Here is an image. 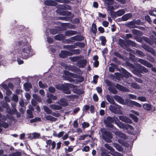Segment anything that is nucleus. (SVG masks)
Wrapping results in <instances>:
<instances>
[{"mask_svg": "<svg viewBox=\"0 0 156 156\" xmlns=\"http://www.w3.org/2000/svg\"><path fill=\"white\" fill-rule=\"evenodd\" d=\"M118 44L122 48H123L128 51H130L131 49L128 47L131 46L132 47H136V44L134 41L130 40L125 41L122 39L119 38L118 40Z\"/></svg>", "mask_w": 156, "mask_h": 156, "instance_id": "1", "label": "nucleus"}, {"mask_svg": "<svg viewBox=\"0 0 156 156\" xmlns=\"http://www.w3.org/2000/svg\"><path fill=\"white\" fill-rule=\"evenodd\" d=\"M100 130L102 134V137L105 142L108 143L112 142L113 136L112 133L104 128H101Z\"/></svg>", "mask_w": 156, "mask_h": 156, "instance_id": "2", "label": "nucleus"}, {"mask_svg": "<svg viewBox=\"0 0 156 156\" xmlns=\"http://www.w3.org/2000/svg\"><path fill=\"white\" fill-rule=\"evenodd\" d=\"M21 49L19 53L20 55V56L23 59L28 58L30 56V52L32 50L31 46L28 45L25 47H23Z\"/></svg>", "mask_w": 156, "mask_h": 156, "instance_id": "3", "label": "nucleus"}, {"mask_svg": "<svg viewBox=\"0 0 156 156\" xmlns=\"http://www.w3.org/2000/svg\"><path fill=\"white\" fill-rule=\"evenodd\" d=\"M133 73L135 74L138 76L140 73H147L148 71L147 69L140 64L135 66L133 70Z\"/></svg>", "mask_w": 156, "mask_h": 156, "instance_id": "4", "label": "nucleus"}, {"mask_svg": "<svg viewBox=\"0 0 156 156\" xmlns=\"http://www.w3.org/2000/svg\"><path fill=\"white\" fill-rule=\"evenodd\" d=\"M117 117L114 116L112 117L108 116L104 121L105 124L108 127L110 128H113L114 127V125L112 124L116 121Z\"/></svg>", "mask_w": 156, "mask_h": 156, "instance_id": "5", "label": "nucleus"}, {"mask_svg": "<svg viewBox=\"0 0 156 156\" xmlns=\"http://www.w3.org/2000/svg\"><path fill=\"white\" fill-rule=\"evenodd\" d=\"M55 87L58 90H62L65 94H69L71 93V91L69 90V88L66 85L59 84H56Z\"/></svg>", "mask_w": 156, "mask_h": 156, "instance_id": "6", "label": "nucleus"}, {"mask_svg": "<svg viewBox=\"0 0 156 156\" xmlns=\"http://www.w3.org/2000/svg\"><path fill=\"white\" fill-rule=\"evenodd\" d=\"M142 47L148 52L151 53L154 56H156V53L152 48L150 47L148 45L145 44H143Z\"/></svg>", "mask_w": 156, "mask_h": 156, "instance_id": "7", "label": "nucleus"}, {"mask_svg": "<svg viewBox=\"0 0 156 156\" xmlns=\"http://www.w3.org/2000/svg\"><path fill=\"white\" fill-rule=\"evenodd\" d=\"M126 103L127 105L130 107H133L134 106L139 108H141L142 107L141 104L134 101L127 100L126 101Z\"/></svg>", "mask_w": 156, "mask_h": 156, "instance_id": "8", "label": "nucleus"}, {"mask_svg": "<svg viewBox=\"0 0 156 156\" xmlns=\"http://www.w3.org/2000/svg\"><path fill=\"white\" fill-rule=\"evenodd\" d=\"M137 61L147 67L151 68L153 65L147 61L141 58H138Z\"/></svg>", "mask_w": 156, "mask_h": 156, "instance_id": "9", "label": "nucleus"}, {"mask_svg": "<svg viewBox=\"0 0 156 156\" xmlns=\"http://www.w3.org/2000/svg\"><path fill=\"white\" fill-rule=\"evenodd\" d=\"M114 99L117 102L123 105H126L125 102L122 97L118 95H115L113 96Z\"/></svg>", "mask_w": 156, "mask_h": 156, "instance_id": "10", "label": "nucleus"}, {"mask_svg": "<svg viewBox=\"0 0 156 156\" xmlns=\"http://www.w3.org/2000/svg\"><path fill=\"white\" fill-rule=\"evenodd\" d=\"M131 13H128L124 15L121 18L118 19L119 21H126L132 17Z\"/></svg>", "mask_w": 156, "mask_h": 156, "instance_id": "11", "label": "nucleus"}, {"mask_svg": "<svg viewBox=\"0 0 156 156\" xmlns=\"http://www.w3.org/2000/svg\"><path fill=\"white\" fill-rule=\"evenodd\" d=\"M72 86L71 88L73 89V91L74 93L79 95L82 94L84 93V92L81 90V89L76 88L77 87V86L72 85Z\"/></svg>", "mask_w": 156, "mask_h": 156, "instance_id": "12", "label": "nucleus"}, {"mask_svg": "<svg viewBox=\"0 0 156 156\" xmlns=\"http://www.w3.org/2000/svg\"><path fill=\"white\" fill-rule=\"evenodd\" d=\"M87 63L85 59L79 60L76 63L77 65L80 68H83L85 67Z\"/></svg>", "mask_w": 156, "mask_h": 156, "instance_id": "13", "label": "nucleus"}, {"mask_svg": "<svg viewBox=\"0 0 156 156\" xmlns=\"http://www.w3.org/2000/svg\"><path fill=\"white\" fill-rule=\"evenodd\" d=\"M70 52L68 51L62 50L61 52L59 54V56L62 58H65L68 56H70Z\"/></svg>", "mask_w": 156, "mask_h": 156, "instance_id": "14", "label": "nucleus"}, {"mask_svg": "<svg viewBox=\"0 0 156 156\" xmlns=\"http://www.w3.org/2000/svg\"><path fill=\"white\" fill-rule=\"evenodd\" d=\"M115 87L121 91L129 92V90L128 88L118 83L116 84Z\"/></svg>", "mask_w": 156, "mask_h": 156, "instance_id": "15", "label": "nucleus"}, {"mask_svg": "<svg viewBox=\"0 0 156 156\" xmlns=\"http://www.w3.org/2000/svg\"><path fill=\"white\" fill-rule=\"evenodd\" d=\"M119 117V119L122 122L129 123H132V120L128 117L123 115H120Z\"/></svg>", "mask_w": 156, "mask_h": 156, "instance_id": "16", "label": "nucleus"}, {"mask_svg": "<svg viewBox=\"0 0 156 156\" xmlns=\"http://www.w3.org/2000/svg\"><path fill=\"white\" fill-rule=\"evenodd\" d=\"M106 97L107 100L109 103L112 105H115L117 106H119L118 105L116 104L112 97L108 94H107L106 96Z\"/></svg>", "mask_w": 156, "mask_h": 156, "instance_id": "17", "label": "nucleus"}, {"mask_svg": "<svg viewBox=\"0 0 156 156\" xmlns=\"http://www.w3.org/2000/svg\"><path fill=\"white\" fill-rule=\"evenodd\" d=\"M66 37L63 34H58L54 36V38L55 40L57 41H62Z\"/></svg>", "mask_w": 156, "mask_h": 156, "instance_id": "18", "label": "nucleus"}, {"mask_svg": "<svg viewBox=\"0 0 156 156\" xmlns=\"http://www.w3.org/2000/svg\"><path fill=\"white\" fill-rule=\"evenodd\" d=\"M2 87L6 90V94L8 96H10L12 93V92L10 90L7 85L5 84L2 85Z\"/></svg>", "mask_w": 156, "mask_h": 156, "instance_id": "19", "label": "nucleus"}, {"mask_svg": "<svg viewBox=\"0 0 156 156\" xmlns=\"http://www.w3.org/2000/svg\"><path fill=\"white\" fill-rule=\"evenodd\" d=\"M17 45L18 46H22L24 47L27 46L28 44V41L26 39L25 40V41H21L17 42L16 43Z\"/></svg>", "mask_w": 156, "mask_h": 156, "instance_id": "20", "label": "nucleus"}, {"mask_svg": "<svg viewBox=\"0 0 156 156\" xmlns=\"http://www.w3.org/2000/svg\"><path fill=\"white\" fill-rule=\"evenodd\" d=\"M121 70L123 75L125 77L128 78L132 76V75L124 69L122 68Z\"/></svg>", "mask_w": 156, "mask_h": 156, "instance_id": "21", "label": "nucleus"}, {"mask_svg": "<svg viewBox=\"0 0 156 156\" xmlns=\"http://www.w3.org/2000/svg\"><path fill=\"white\" fill-rule=\"evenodd\" d=\"M71 71L75 73H76L78 74H79L82 75L83 73V72L80 69L77 68L76 66H73L72 69H71Z\"/></svg>", "mask_w": 156, "mask_h": 156, "instance_id": "22", "label": "nucleus"}, {"mask_svg": "<svg viewBox=\"0 0 156 156\" xmlns=\"http://www.w3.org/2000/svg\"><path fill=\"white\" fill-rule=\"evenodd\" d=\"M125 13V10L123 9H120L118 10L116 12H114V15H113L114 16H121L122 15H123Z\"/></svg>", "mask_w": 156, "mask_h": 156, "instance_id": "23", "label": "nucleus"}, {"mask_svg": "<svg viewBox=\"0 0 156 156\" xmlns=\"http://www.w3.org/2000/svg\"><path fill=\"white\" fill-rule=\"evenodd\" d=\"M115 106H113L111 105L109 107V109L112 112L114 113H117L118 112V108L117 107V106L115 105Z\"/></svg>", "mask_w": 156, "mask_h": 156, "instance_id": "24", "label": "nucleus"}, {"mask_svg": "<svg viewBox=\"0 0 156 156\" xmlns=\"http://www.w3.org/2000/svg\"><path fill=\"white\" fill-rule=\"evenodd\" d=\"M82 58V55H80L78 56L70 57L69 58L73 62H77L80 58Z\"/></svg>", "mask_w": 156, "mask_h": 156, "instance_id": "25", "label": "nucleus"}, {"mask_svg": "<svg viewBox=\"0 0 156 156\" xmlns=\"http://www.w3.org/2000/svg\"><path fill=\"white\" fill-rule=\"evenodd\" d=\"M45 4L48 6H55L56 5L55 2L53 0H47L44 2Z\"/></svg>", "mask_w": 156, "mask_h": 156, "instance_id": "26", "label": "nucleus"}, {"mask_svg": "<svg viewBox=\"0 0 156 156\" xmlns=\"http://www.w3.org/2000/svg\"><path fill=\"white\" fill-rule=\"evenodd\" d=\"M24 87L26 91H29L32 88V85L30 83H25L24 84Z\"/></svg>", "mask_w": 156, "mask_h": 156, "instance_id": "27", "label": "nucleus"}, {"mask_svg": "<svg viewBox=\"0 0 156 156\" xmlns=\"http://www.w3.org/2000/svg\"><path fill=\"white\" fill-rule=\"evenodd\" d=\"M81 51L79 49H73L71 50V51L70 52L71 55L70 56H72L73 55H79Z\"/></svg>", "mask_w": 156, "mask_h": 156, "instance_id": "28", "label": "nucleus"}, {"mask_svg": "<svg viewBox=\"0 0 156 156\" xmlns=\"http://www.w3.org/2000/svg\"><path fill=\"white\" fill-rule=\"evenodd\" d=\"M50 107L54 110H59L62 109V107L61 106L55 105V104L51 105Z\"/></svg>", "mask_w": 156, "mask_h": 156, "instance_id": "29", "label": "nucleus"}, {"mask_svg": "<svg viewBox=\"0 0 156 156\" xmlns=\"http://www.w3.org/2000/svg\"><path fill=\"white\" fill-rule=\"evenodd\" d=\"M90 30L92 31L93 34H96L97 31V26L95 23H93L92 25V27L90 29Z\"/></svg>", "mask_w": 156, "mask_h": 156, "instance_id": "30", "label": "nucleus"}, {"mask_svg": "<svg viewBox=\"0 0 156 156\" xmlns=\"http://www.w3.org/2000/svg\"><path fill=\"white\" fill-rule=\"evenodd\" d=\"M60 7L61 9L63 10H71V7L68 5H61Z\"/></svg>", "mask_w": 156, "mask_h": 156, "instance_id": "31", "label": "nucleus"}, {"mask_svg": "<svg viewBox=\"0 0 156 156\" xmlns=\"http://www.w3.org/2000/svg\"><path fill=\"white\" fill-rule=\"evenodd\" d=\"M143 108L145 110L150 111L152 110L151 105L147 103L144 104L143 105Z\"/></svg>", "mask_w": 156, "mask_h": 156, "instance_id": "32", "label": "nucleus"}, {"mask_svg": "<svg viewBox=\"0 0 156 156\" xmlns=\"http://www.w3.org/2000/svg\"><path fill=\"white\" fill-rule=\"evenodd\" d=\"M113 145L114 147H115L118 151H121L123 149L122 147L118 144L114 143H113Z\"/></svg>", "mask_w": 156, "mask_h": 156, "instance_id": "33", "label": "nucleus"}, {"mask_svg": "<svg viewBox=\"0 0 156 156\" xmlns=\"http://www.w3.org/2000/svg\"><path fill=\"white\" fill-rule=\"evenodd\" d=\"M58 19L69 21L71 20V18L69 16H59L58 17Z\"/></svg>", "mask_w": 156, "mask_h": 156, "instance_id": "34", "label": "nucleus"}, {"mask_svg": "<svg viewBox=\"0 0 156 156\" xmlns=\"http://www.w3.org/2000/svg\"><path fill=\"white\" fill-rule=\"evenodd\" d=\"M126 65L127 67L129 68L132 71L135 66L129 62H126Z\"/></svg>", "mask_w": 156, "mask_h": 156, "instance_id": "35", "label": "nucleus"}, {"mask_svg": "<svg viewBox=\"0 0 156 156\" xmlns=\"http://www.w3.org/2000/svg\"><path fill=\"white\" fill-rule=\"evenodd\" d=\"M129 116L134 122H138L139 119L136 116L132 114H130L129 115Z\"/></svg>", "mask_w": 156, "mask_h": 156, "instance_id": "36", "label": "nucleus"}, {"mask_svg": "<svg viewBox=\"0 0 156 156\" xmlns=\"http://www.w3.org/2000/svg\"><path fill=\"white\" fill-rule=\"evenodd\" d=\"M46 119L47 120L51 121H55L57 119V118L54 117L50 115H47L46 117Z\"/></svg>", "mask_w": 156, "mask_h": 156, "instance_id": "37", "label": "nucleus"}, {"mask_svg": "<svg viewBox=\"0 0 156 156\" xmlns=\"http://www.w3.org/2000/svg\"><path fill=\"white\" fill-rule=\"evenodd\" d=\"M64 48L68 49L71 52V50H73L74 49V46L73 45H64Z\"/></svg>", "mask_w": 156, "mask_h": 156, "instance_id": "38", "label": "nucleus"}, {"mask_svg": "<svg viewBox=\"0 0 156 156\" xmlns=\"http://www.w3.org/2000/svg\"><path fill=\"white\" fill-rule=\"evenodd\" d=\"M27 118L28 119H31L34 117L33 112L31 111L27 110Z\"/></svg>", "mask_w": 156, "mask_h": 156, "instance_id": "39", "label": "nucleus"}, {"mask_svg": "<svg viewBox=\"0 0 156 156\" xmlns=\"http://www.w3.org/2000/svg\"><path fill=\"white\" fill-rule=\"evenodd\" d=\"M136 54L138 55V56L141 57H144L145 56V54L142 51L139 50H136Z\"/></svg>", "mask_w": 156, "mask_h": 156, "instance_id": "40", "label": "nucleus"}, {"mask_svg": "<svg viewBox=\"0 0 156 156\" xmlns=\"http://www.w3.org/2000/svg\"><path fill=\"white\" fill-rule=\"evenodd\" d=\"M71 12H69V11H63L62 10L60 15L63 16H69L71 15Z\"/></svg>", "mask_w": 156, "mask_h": 156, "instance_id": "41", "label": "nucleus"}, {"mask_svg": "<svg viewBox=\"0 0 156 156\" xmlns=\"http://www.w3.org/2000/svg\"><path fill=\"white\" fill-rule=\"evenodd\" d=\"M76 41H81L84 39V37L81 35H76Z\"/></svg>", "mask_w": 156, "mask_h": 156, "instance_id": "42", "label": "nucleus"}, {"mask_svg": "<svg viewBox=\"0 0 156 156\" xmlns=\"http://www.w3.org/2000/svg\"><path fill=\"white\" fill-rule=\"evenodd\" d=\"M100 39L101 41V44L105 45L106 41L105 37L104 36H101L100 37Z\"/></svg>", "mask_w": 156, "mask_h": 156, "instance_id": "43", "label": "nucleus"}, {"mask_svg": "<svg viewBox=\"0 0 156 156\" xmlns=\"http://www.w3.org/2000/svg\"><path fill=\"white\" fill-rule=\"evenodd\" d=\"M115 123L120 128H122L123 127V124L119 121L118 118L116 120V121L115 122Z\"/></svg>", "mask_w": 156, "mask_h": 156, "instance_id": "44", "label": "nucleus"}, {"mask_svg": "<svg viewBox=\"0 0 156 156\" xmlns=\"http://www.w3.org/2000/svg\"><path fill=\"white\" fill-rule=\"evenodd\" d=\"M108 90L113 94H116L117 93V90L114 87H110L108 88Z\"/></svg>", "mask_w": 156, "mask_h": 156, "instance_id": "45", "label": "nucleus"}, {"mask_svg": "<svg viewBox=\"0 0 156 156\" xmlns=\"http://www.w3.org/2000/svg\"><path fill=\"white\" fill-rule=\"evenodd\" d=\"M41 121V118L40 117H37L34 119H32L30 120L31 123H33L37 122H40Z\"/></svg>", "mask_w": 156, "mask_h": 156, "instance_id": "46", "label": "nucleus"}, {"mask_svg": "<svg viewBox=\"0 0 156 156\" xmlns=\"http://www.w3.org/2000/svg\"><path fill=\"white\" fill-rule=\"evenodd\" d=\"M43 108L44 111L47 113V114H51V111L47 106L45 105L44 106H43Z\"/></svg>", "mask_w": 156, "mask_h": 156, "instance_id": "47", "label": "nucleus"}, {"mask_svg": "<svg viewBox=\"0 0 156 156\" xmlns=\"http://www.w3.org/2000/svg\"><path fill=\"white\" fill-rule=\"evenodd\" d=\"M90 108V106L88 105H86L83 106L82 110L83 112L87 113L89 110Z\"/></svg>", "mask_w": 156, "mask_h": 156, "instance_id": "48", "label": "nucleus"}, {"mask_svg": "<svg viewBox=\"0 0 156 156\" xmlns=\"http://www.w3.org/2000/svg\"><path fill=\"white\" fill-rule=\"evenodd\" d=\"M21 155V152L19 151H16L9 154V156H20Z\"/></svg>", "mask_w": 156, "mask_h": 156, "instance_id": "49", "label": "nucleus"}, {"mask_svg": "<svg viewBox=\"0 0 156 156\" xmlns=\"http://www.w3.org/2000/svg\"><path fill=\"white\" fill-rule=\"evenodd\" d=\"M147 59L151 62H155V59L153 57L150 55H148L147 56Z\"/></svg>", "mask_w": 156, "mask_h": 156, "instance_id": "50", "label": "nucleus"}, {"mask_svg": "<svg viewBox=\"0 0 156 156\" xmlns=\"http://www.w3.org/2000/svg\"><path fill=\"white\" fill-rule=\"evenodd\" d=\"M105 147L108 150H110L111 151H113L114 149L108 144H105L104 145Z\"/></svg>", "mask_w": 156, "mask_h": 156, "instance_id": "51", "label": "nucleus"}, {"mask_svg": "<svg viewBox=\"0 0 156 156\" xmlns=\"http://www.w3.org/2000/svg\"><path fill=\"white\" fill-rule=\"evenodd\" d=\"M40 136V134H39L35 133L32 134V137L31 138V139H33L39 138Z\"/></svg>", "mask_w": 156, "mask_h": 156, "instance_id": "52", "label": "nucleus"}, {"mask_svg": "<svg viewBox=\"0 0 156 156\" xmlns=\"http://www.w3.org/2000/svg\"><path fill=\"white\" fill-rule=\"evenodd\" d=\"M137 99L142 102L146 101V98L144 96H140L137 97Z\"/></svg>", "mask_w": 156, "mask_h": 156, "instance_id": "53", "label": "nucleus"}, {"mask_svg": "<svg viewBox=\"0 0 156 156\" xmlns=\"http://www.w3.org/2000/svg\"><path fill=\"white\" fill-rule=\"evenodd\" d=\"M39 86L40 87L42 88H44L47 86L46 85L44 84L41 81L39 82Z\"/></svg>", "mask_w": 156, "mask_h": 156, "instance_id": "54", "label": "nucleus"}, {"mask_svg": "<svg viewBox=\"0 0 156 156\" xmlns=\"http://www.w3.org/2000/svg\"><path fill=\"white\" fill-rule=\"evenodd\" d=\"M77 78L78 82L80 83L83 82L84 80V77L80 75H79Z\"/></svg>", "mask_w": 156, "mask_h": 156, "instance_id": "55", "label": "nucleus"}, {"mask_svg": "<svg viewBox=\"0 0 156 156\" xmlns=\"http://www.w3.org/2000/svg\"><path fill=\"white\" fill-rule=\"evenodd\" d=\"M2 127L5 128H7L9 126V124L5 121H2Z\"/></svg>", "mask_w": 156, "mask_h": 156, "instance_id": "56", "label": "nucleus"}, {"mask_svg": "<svg viewBox=\"0 0 156 156\" xmlns=\"http://www.w3.org/2000/svg\"><path fill=\"white\" fill-rule=\"evenodd\" d=\"M114 55L122 59L123 58L122 56L118 52H114Z\"/></svg>", "mask_w": 156, "mask_h": 156, "instance_id": "57", "label": "nucleus"}, {"mask_svg": "<svg viewBox=\"0 0 156 156\" xmlns=\"http://www.w3.org/2000/svg\"><path fill=\"white\" fill-rule=\"evenodd\" d=\"M48 90L51 93H54L55 91V88L52 87H49L48 88Z\"/></svg>", "mask_w": 156, "mask_h": 156, "instance_id": "58", "label": "nucleus"}, {"mask_svg": "<svg viewBox=\"0 0 156 156\" xmlns=\"http://www.w3.org/2000/svg\"><path fill=\"white\" fill-rule=\"evenodd\" d=\"M145 20L147 21L149 23H150L151 22V18L149 15H147L145 16Z\"/></svg>", "mask_w": 156, "mask_h": 156, "instance_id": "59", "label": "nucleus"}, {"mask_svg": "<svg viewBox=\"0 0 156 156\" xmlns=\"http://www.w3.org/2000/svg\"><path fill=\"white\" fill-rule=\"evenodd\" d=\"M90 125L88 123L84 122L82 124V127L83 128H85L86 127H88Z\"/></svg>", "mask_w": 156, "mask_h": 156, "instance_id": "60", "label": "nucleus"}, {"mask_svg": "<svg viewBox=\"0 0 156 156\" xmlns=\"http://www.w3.org/2000/svg\"><path fill=\"white\" fill-rule=\"evenodd\" d=\"M132 32L135 35H137L140 34L141 32L140 30L135 29H133L132 30Z\"/></svg>", "mask_w": 156, "mask_h": 156, "instance_id": "61", "label": "nucleus"}, {"mask_svg": "<svg viewBox=\"0 0 156 156\" xmlns=\"http://www.w3.org/2000/svg\"><path fill=\"white\" fill-rule=\"evenodd\" d=\"M106 83L108 87H112L113 86L114 84L109 80H106Z\"/></svg>", "mask_w": 156, "mask_h": 156, "instance_id": "62", "label": "nucleus"}, {"mask_svg": "<svg viewBox=\"0 0 156 156\" xmlns=\"http://www.w3.org/2000/svg\"><path fill=\"white\" fill-rule=\"evenodd\" d=\"M132 86L133 88L136 89H140V87L136 83H133L132 84Z\"/></svg>", "mask_w": 156, "mask_h": 156, "instance_id": "63", "label": "nucleus"}, {"mask_svg": "<svg viewBox=\"0 0 156 156\" xmlns=\"http://www.w3.org/2000/svg\"><path fill=\"white\" fill-rule=\"evenodd\" d=\"M93 99L94 101H98V97L96 94H94L93 96Z\"/></svg>", "mask_w": 156, "mask_h": 156, "instance_id": "64", "label": "nucleus"}]
</instances>
